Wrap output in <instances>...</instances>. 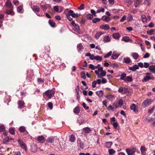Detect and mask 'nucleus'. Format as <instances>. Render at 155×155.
<instances>
[{"mask_svg":"<svg viewBox=\"0 0 155 155\" xmlns=\"http://www.w3.org/2000/svg\"><path fill=\"white\" fill-rule=\"evenodd\" d=\"M95 72L97 75V78H99L104 77L106 74V71L103 70L102 67H100L98 68V70H95Z\"/></svg>","mask_w":155,"mask_h":155,"instance_id":"obj_1","label":"nucleus"},{"mask_svg":"<svg viewBox=\"0 0 155 155\" xmlns=\"http://www.w3.org/2000/svg\"><path fill=\"white\" fill-rule=\"evenodd\" d=\"M55 92L53 90H48L44 93V94L48 98L50 99L54 95Z\"/></svg>","mask_w":155,"mask_h":155,"instance_id":"obj_2","label":"nucleus"},{"mask_svg":"<svg viewBox=\"0 0 155 155\" xmlns=\"http://www.w3.org/2000/svg\"><path fill=\"white\" fill-rule=\"evenodd\" d=\"M152 102L150 99H147L145 100L142 103V105L143 107L145 108L147 106L150 105Z\"/></svg>","mask_w":155,"mask_h":155,"instance_id":"obj_3","label":"nucleus"},{"mask_svg":"<svg viewBox=\"0 0 155 155\" xmlns=\"http://www.w3.org/2000/svg\"><path fill=\"white\" fill-rule=\"evenodd\" d=\"M56 140L55 137H48L46 140V141L48 143H56Z\"/></svg>","mask_w":155,"mask_h":155,"instance_id":"obj_4","label":"nucleus"},{"mask_svg":"<svg viewBox=\"0 0 155 155\" xmlns=\"http://www.w3.org/2000/svg\"><path fill=\"white\" fill-rule=\"evenodd\" d=\"M128 155H134L136 151L135 148H132L131 149H127L126 150Z\"/></svg>","mask_w":155,"mask_h":155,"instance_id":"obj_5","label":"nucleus"},{"mask_svg":"<svg viewBox=\"0 0 155 155\" xmlns=\"http://www.w3.org/2000/svg\"><path fill=\"white\" fill-rule=\"evenodd\" d=\"M18 142L19 143L21 147L23 149L27 151V148L25 144L21 139H19L18 140Z\"/></svg>","mask_w":155,"mask_h":155,"instance_id":"obj_6","label":"nucleus"},{"mask_svg":"<svg viewBox=\"0 0 155 155\" xmlns=\"http://www.w3.org/2000/svg\"><path fill=\"white\" fill-rule=\"evenodd\" d=\"M68 15H69L71 16L73 18H78L80 15L78 13H74L72 10H70L68 11Z\"/></svg>","mask_w":155,"mask_h":155,"instance_id":"obj_7","label":"nucleus"},{"mask_svg":"<svg viewBox=\"0 0 155 155\" xmlns=\"http://www.w3.org/2000/svg\"><path fill=\"white\" fill-rule=\"evenodd\" d=\"M99 28L102 29L104 30H107L109 29L110 27L107 24H105L101 25Z\"/></svg>","mask_w":155,"mask_h":155,"instance_id":"obj_8","label":"nucleus"},{"mask_svg":"<svg viewBox=\"0 0 155 155\" xmlns=\"http://www.w3.org/2000/svg\"><path fill=\"white\" fill-rule=\"evenodd\" d=\"M138 66L137 65L135 64L133 67H129L128 69L132 71H135L137 69H139Z\"/></svg>","mask_w":155,"mask_h":155,"instance_id":"obj_9","label":"nucleus"},{"mask_svg":"<svg viewBox=\"0 0 155 155\" xmlns=\"http://www.w3.org/2000/svg\"><path fill=\"white\" fill-rule=\"evenodd\" d=\"M141 18L143 22L144 23L147 21H149L150 19V16H149V19H148V18H146V16L144 15H141Z\"/></svg>","mask_w":155,"mask_h":155,"instance_id":"obj_10","label":"nucleus"},{"mask_svg":"<svg viewBox=\"0 0 155 155\" xmlns=\"http://www.w3.org/2000/svg\"><path fill=\"white\" fill-rule=\"evenodd\" d=\"M31 150L33 152H36L37 150V147L36 145L34 144H32L31 145Z\"/></svg>","mask_w":155,"mask_h":155,"instance_id":"obj_11","label":"nucleus"},{"mask_svg":"<svg viewBox=\"0 0 155 155\" xmlns=\"http://www.w3.org/2000/svg\"><path fill=\"white\" fill-rule=\"evenodd\" d=\"M119 55L117 53L114 51L113 52V53L111 56V57L113 59H117L119 56Z\"/></svg>","mask_w":155,"mask_h":155,"instance_id":"obj_12","label":"nucleus"},{"mask_svg":"<svg viewBox=\"0 0 155 155\" xmlns=\"http://www.w3.org/2000/svg\"><path fill=\"white\" fill-rule=\"evenodd\" d=\"M111 40V38L108 35L106 36H105L103 39V41L104 42H110Z\"/></svg>","mask_w":155,"mask_h":155,"instance_id":"obj_13","label":"nucleus"},{"mask_svg":"<svg viewBox=\"0 0 155 155\" xmlns=\"http://www.w3.org/2000/svg\"><path fill=\"white\" fill-rule=\"evenodd\" d=\"M18 108H22L25 107V103L23 101H20L18 102Z\"/></svg>","mask_w":155,"mask_h":155,"instance_id":"obj_14","label":"nucleus"},{"mask_svg":"<svg viewBox=\"0 0 155 155\" xmlns=\"http://www.w3.org/2000/svg\"><path fill=\"white\" fill-rule=\"evenodd\" d=\"M83 131L84 133H89L92 131V130L89 127H86L83 129Z\"/></svg>","mask_w":155,"mask_h":155,"instance_id":"obj_15","label":"nucleus"},{"mask_svg":"<svg viewBox=\"0 0 155 155\" xmlns=\"http://www.w3.org/2000/svg\"><path fill=\"white\" fill-rule=\"evenodd\" d=\"M130 109L131 110H133V111L135 112H137L138 111L137 108L136 106L134 104H132L130 106Z\"/></svg>","mask_w":155,"mask_h":155,"instance_id":"obj_16","label":"nucleus"},{"mask_svg":"<svg viewBox=\"0 0 155 155\" xmlns=\"http://www.w3.org/2000/svg\"><path fill=\"white\" fill-rule=\"evenodd\" d=\"M5 5L8 8H13L12 4L10 0H7L5 3Z\"/></svg>","mask_w":155,"mask_h":155,"instance_id":"obj_17","label":"nucleus"},{"mask_svg":"<svg viewBox=\"0 0 155 155\" xmlns=\"http://www.w3.org/2000/svg\"><path fill=\"white\" fill-rule=\"evenodd\" d=\"M77 49L78 52L81 53L83 49L81 44H79L77 45Z\"/></svg>","mask_w":155,"mask_h":155,"instance_id":"obj_18","label":"nucleus"},{"mask_svg":"<svg viewBox=\"0 0 155 155\" xmlns=\"http://www.w3.org/2000/svg\"><path fill=\"white\" fill-rule=\"evenodd\" d=\"M45 139L44 137L42 136H39L37 137L38 140L41 143H44L45 142Z\"/></svg>","mask_w":155,"mask_h":155,"instance_id":"obj_19","label":"nucleus"},{"mask_svg":"<svg viewBox=\"0 0 155 155\" xmlns=\"http://www.w3.org/2000/svg\"><path fill=\"white\" fill-rule=\"evenodd\" d=\"M123 61L126 64H129L131 62V60L129 57L124 58Z\"/></svg>","mask_w":155,"mask_h":155,"instance_id":"obj_20","label":"nucleus"},{"mask_svg":"<svg viewBox=\"0 0 155 155\" xmlns=\"http://www.w3.org/2000/svg\"><path fill=\"white\" fill-rule=\"evenodd\" d=\"M143 0H136L135 2L134 5L135 7H138L140 4L142 3Z\"/></svg>","mask_w":155,"mask_h":155,"instance_id":"obj_21","label":"nucleus"},{"mask_svg":"<svg viewBox=\"0 0 155 155\" xmlns=\"http://www.w3.org/2000/svg\"><path fill=\"white\" fill-rule=\"evenodd\" d=\"M124 3L127 5V6L130 5L132 3L131 0H124Z\"/></svg>","mask_w":155,"mask_h":155,"instance_id":"obj_22","label":"nucleus"},{"mask_svg":"<svg viewBox=\"0 0 155 155\" xmlns=\"http://www.w3.org/2000/svg\"><path fill=\"white\" fill-rule=\"evenodd\" d=\"M120 35L118 33H114L112 35V37L113 38L115 39H117L119 38Z\"/></svg>","mask_w":155,"mask_h":155,"instance_id":"obj_23","label":"nucleus"},{"mask_svg":"<svg viewBox=\"0 0 155 155\" xmlns=\"http://www.w3.org/2000/svg\"><path fill=\"white\" fill-rule=\"evenodd\" d=\"M13 8H10V10L8 9H7L6 13L8 14H10L11 15H14V13L13 11Z\"/></svg>","mask_w":155,"mask_h":155,"instance_id":"obj_24","label":"nucleus"},{"mask_svg":"<svg viewBox=\"0 0 155 155\" xmlns=\"http://www.w3.org/2000/svg\"><path fill=\"white\" fill-rule=\"evenodd\" d=\"M32 9L33 11L36 12H39L40 10L39 8L37 5L33 6L32 7Z\"/></svg>","mask_w":155,"mask_h":155,"instance_id":"obj_25","label":"nucleus"},{"mask_svg":"<svg viewBox=\"0 0 155 155\" xmlns=\"http://www.w3.org/2000/svg\"><path fill=\"white\" fill-rule=\"evenodd\" d=\"M149 70L152 73H155V66L151 65L149 67Z\"/></svg>","mask_w":155,"mask_h":155,"instance_id":"obj_26","label":"nucleus"},{"mask_svg":"<svg viewBox=\"0 0 155 155\" xmlns=\"http://www.w3.org/2000/svg\"><path fill=\"white\" fill-rule=\"evenodd\" d=\"M96 93L99 97H102L103 95L104 94L102 90L97 91Z\"/></svg>","mask_w":155,"mask_h":155,"instance_id":"obj_27","label":"nucleus"},{"mask_svg":"<svg viewBox=\"0 0 155 155\" xmlns=\"http://www.w3.org/2000/svg\"><path fill=\"white\" fill-rule=\"evenodd\" d=\"M103 33L101 31L98 32L96 33L95 35V38L96 39H98L100 37V36L102 35Z\"/></svg>","mask_w":155,"mask_h":155,"instance_id":"obj_28","label":"nucleus"},{"mask_svg":"<svg viewBox=\"0 0 155 155\" xmlns=\"http://www.w3.org/2000/svg\"><path fill=\"white\" fill-rule=\"evenodd\" d=\"M131 56L135 59H137L139 56L138 53L136 52L132 53L131 54Z\"/></svg>","mask_w":155,"mask_h":155,"instance_id":"obj_29","label":"nucleus"},{"mask_svg":"<svg viewBox=\"0 0 155 155\" xmlns=\"http://www.w3.org/2000/svg\"><path fill=\"white\" fill-rule=\"evenodd\" d=\"M150 79V77L147 76L144 77L143 79L142 80V81L143 82H146Z\"/></svg>","mask_w":155,"mask_h":155,"instance_id":"obj_30","label":"nucleus"},{"mask_svg":"<svg viewBox=\"0 0 155 155\" xmlns=\"http://www.w3.org/2000/svg\"><path fill=\"white\" fill-rule=\"evenodd\" d=\"M74 112L76 114H78L80 111L79 107H76L73 110Z\"/></svg>","mask_w":155,"mask_h":155,"instance_id":"obj_31","label":"nucleus"},{"mask_svg":"<svg viewBox=\"0 0 155 155\" xmlns=\"http://www.w3.org/2000/svg\"><path fill=\"white\" fill-rule=\"evenodd\" d=\"M75 137L74 135L72 134L71 135L69 140L71 142H74L75 141Z\"/></svg>","mask_w":155,"mask_h":155,"instance_id":"obj_32","label":"nucleus"},{"mask_svg":"<svg viewBox=\"0 0 155 155\" xmlns=\"http://www.w3.org/2000/svg\"><path fill=\"white\" fill-rule=\"evenodd\" d=\"M105 11L104 9L103 8H99L96 11L97 13H99L101 12H104Z\"/></svg>","mask_w":155,"mask_h":155,"instance_id":"obj_33","label":"nucleus"},{"mask_svg":"<svg viewBox=\"0 0 155 155\" xmlns=\"http://www.w3.org/2000/svg\"><path fill=\"white\" fill-rule=\"evenodd\" d=\"M132 78L130 76H127L126 78L124 80V81L125 82L128 81L130 82L132 81Z\"/></svg>","mask_w":155,"mask_h":155,"instance_id":"obj_34","label":"nucleus"},{"mask_svg":"<svg viewBox=\"0 0 155 155\" xmlns=\"http://www.w3.org/2000/svg\"><path fill=\"white\" fill-rule=\"evenodd\" d=\"M118 102L117 101H115L114 102L113 104V108L115 109H117L118 107Z\"/></svg>","mask_w":155,"mask_h":155,"instance_id":"obj_35","label":"nucleus"},{"mask_svg":"<svg viewBox=\"0 0 155 155\" xmlns=\"http://www.w3.org/2000/svg\"><path fill=\"white\" fill-rule=\"evenodd\" d=\"M49 25L52 27H54L55 25V23L53 21L51 20L49 21Z\"/></svg>","mask_w":155,"mask_h":155,"instance_id":"obj_36","label":"nucleus"},{"mask_svg":"<svg viewBox=\"0 0 155 155\" xmlns=\"http://www.w3.org/2000/svg\"><path fill=\"white\" fill-rule=\"evenodd\" d=\"M112 144V143L111 142H106V146L107 148H110Z\"/></svg>","mask_w":155,"mask_h":155,"instance_id":"obj_37","label":"nucleus"},{"mask_svg":"<svg viewBox=\"0 0 155 155\" xmlns=\"http://www.w3.org/2000/svg\"><path fill=\"white\" fill-rule=\"evenodd\" d=\"M109 155H114V154L115 153V151L113 149H111L108 150Z\"/></svg>","mask_w":155,"mask_h":155,"instance_id":"obj_38","label":"nucleus"},{"mask_svg":"<svg viewBox=\"0 0 155 155\" xmlns=\"http://www.w3.org/2000/svg\"><path fill=\"white\" fill-rule=\"evenodd\" d=\"M126 74L124 73H122L121 75L120 76V79L121 80H124L125 79L124 78L126 77Z\"/></svg>","mask_w":155,"mask_h":155,"instance_id":"obj_39","label":"nucleus"},{"mask_svg":"<svg viewBox=\"0 0 155 155\" xmlns=\"http://www.w3.org/2000/svg\"><path fill=\"white\" fill-rule=\"evenodd\" d=\"M133 19V17L132 15L130 14H129L128 15V16L127 17V19L128 20V21H130L131 20H132Z\"/></svg>","mask_w":155,"mask_h":155,"instance_id":"obj_40","label":"nucleus"},{"mask_svg":"<svg viewBox=\"0 0 155 155\" xmlns=\"http://www.w3.org/2000/svg\"><path fill=\"white\" fill-rule=\"evenodd\" d=\"M100 21V19L98 18H96L93 20L92 22L94 23H96L97 22L99 21Z\"/></svg>","mask_w":155,"mask_h":155,"instance_id":"obj_41","label":"nucleus"},{"mask_svg":"<svg viewBox=\"0 0 155 155\" xmlns=\"http://www.w3.org/2000/svg\"><path fill=\"white\" fill-rule=\"evenodd\" d=\"M102 20L106 22H107L110 21V18L108 16H106L104 18L102 19Z\"/></svg>","mask_w":155,"mask_h":155,"instance_id":"obj_42","label":"nucleus"},{"mask_svg":"<svg viewBox=\"0 0 155 155\" xmlns=\"http://www.w3.org/2000/svg\"><path fill=\"white\" fill-rule=\"evenodd\" d=\"M94 59L97 61H101L102 60V57L99 55H97L95 56Z\"/></svg>","mask_w":155,"mask_h":155,"instance_id":"obj_43","label":"nucleus"},{"mask_svg":"<svg viewBox=\"0 0 155 155\" xmlns=\"http://www.w3.org/2000/svg\"><path fill=\"white\" fill-rule=\"evenodd\" d=\"M147 33L149 35H152L154 34V30L151 29L150 31H147Z\"/></svg>","mask_w":155,"mask_h":155,"instance_id":"obj_44","label":"nucleus"},{"mask_svg":"<svg viewBox=\"0 0 155 155\" xmlns=\"http://www.w3.org/2000/svg\"><path fill=\"white\" fill-rule=\"evenodd\" d=\"M129 40V38H128V37L127 36L124 37L122 39V40L126 42L128 41Z\"/></svg>","mask_w":155,"mask_h":155,"instance_id":"obj_45","label":"nucleus"},{"mask_svg":"<svg viewBox=\"0 0 155 155\" xmlns=\"http://www.w3.org/2000/svg\"><path fill=\"white\" fill-rule=\"evenodd\" d=\"M81 78L84 79H85L86 77L85 73L84 72L82 71L81 72Z\"/></svg>","mask_w":155,"mask_h":155,"instance_id":"obj_46","label":"nucleus"},{"mask_svg":"<svg viewBox=\"0 0 155 155\" xmlns=\"http://www.w3.org/2000/svg\"><path fill=\"white\" fill-rule=\"evenodd\" d=\"M19 130L21 132H24L26 130L25 128L23 126H21L19 128Z\"/></svg>","mask_w":155,"mask_h":155,"instance_id":"obj_47","label":"nucleus"},{"mask_svg":"<svg viewBox=\"0 0 155 155\" xmlns=\"http://www.w3.org/2000/svg\"><path fill=\"white\" fill-rule=\"evenodd\" d=\"M112 53V51H110L108 53L106 54L104 56V57L105 58H107L110 56Z\"/></svg>","mask_w":155,"mask_h":155,"instance_id":"obj_48","label":"nucleus"},{"mask_svg":"<svg viewBox=\"0 0 155 155\" xmlns=\"http://www.w3.org/2000/svg\"><path fill=\"white\" fill-rule=\"evenodd\" d=\"M5 127L4 125H0V132H2L5 130Z\"/></svg>","mask_w":155,"mask_h":155,"instance_id":"obj_49","label":"nucleus"},{"mask_svg":"<svg viewBox=\"0 0 155 155\" xmlns=\"http://www.w3.org/2000/svg\"><path fill=\"white\" fill-rule=\"evenodd\" d=\"M87 17L88 19H92L93 18V15L91 14H87Z\"/></svg>","mask_w":155,"mask_h":155,"instance_id":"obj_50","label":"nucleus"},{"mask_svg":"<svg viewBox=\"0 0 155 155\" xmlns=\"http://www.w3.org/2000/svg\"><path fill=\"white\" fill-rule=\"evenodd\" d=\"M9 132L12 135L15 134V131L12 128H10L9 129Z\"/></svg>","mask_w":155,"mask_h":155,"instance_id":"obj_51","label":"nucleus"},{"mask_svg":"<svg viewBox=\"0 0 155 155\" xmlns=\"http://www.w3.org/2000/svg\"><path fill=\"white\" fill-rule=\"evenodd\" d=\"M118 104L120 106V107H121V106H122L123 104V101L122 99H120L118 102Z\"/></svg>","mask_w":155,"mask_h":155,"instance_id":"obj_52","label":"nucleus"},{"mask_svg":"<svg viewBox=\"0 0 155 155\" xmlns=\"http://www.w3.org/2000/svg\"><path fill=\"white\" fill-rule=\"evenodd\" d=\"M155 108V106H153V107L150 109H149L148 110V112L150 114L152 113L154 109Z\"/></svg>","mask_w":155,"mask_h":155,"instance_id":"obj_53","label":"nucleus"},{"mask_svg":"<svg viewBox=\"0 0 155 155\" xmlns=\"http://www.w3.org/2000/svg\"><path fill=\"white\" fill-rule=\"evenodd\" d=\"M23 9L22 6L18 7L17 8V10L18 12H20Z\"/></svg>","mask_w":155,"mask_h":155,"instance_id":"obj_54","label":"nucleus"},{"mask_svg":"<svg viewBox=\"0 0 155 155\" xmlns=\"http://www.w3.org/2000/svg\"><path fill=\"white\" fill-rule=\"evenodd\" d=\"M48 107L51 109H52L53 108V104L51 102H49L48 103Z\"/></svg>","mask_w":155,"mask_h":155,"instance_id":"obj_55","label":"nucleus"},{"mask_svg":"<svg viewBox=\"0 0 155 155\" xmlns=\"http://www.w3.org/2000/svg\"><path fill=\"white\" fill-rule=\"evenodd\" d=\"M9 141V137H7L5 139L3 140V143H7Z\"/></svg>","mask_w":155,"mask_h":155,"instance_id":"obj_56","label":"nucleus"},{"mask_svg":"<svg viewBox=\"0 0 155 155\" xmlns=\"http://www.w3.org/2000/svg\"><path fill=\"white\" fill-rule=\"evenodd\" d=\"M82 105L83 107L85 109L87 110L89 109V107L88 106H86V104L85 103H83L82 104Z\"/></svg>","mask_w":155,"mask_h":155,"instance_id":"obj_57","label":"nucleus"},{"mask_svg":"<svg viewBox=\"0 0 155 155\" xmlns=\"http://www.w3.org/2000/svg\"><path fill=\"white\" fill-rule=\"evenodd\" d=\"M84 5L82 4L78 8V9L80 10H82L84 9Z\"/></svg>","mask_w":155,"mask_h":155,"instance_id":"obj_58","label":"nucleus"},{"mask_svg":"<svg viewBox=\"0 0 155 155\" xmlns=\"http://www.w3.org/2000/svg\"><path fill=\"white\" fill-rule=\"evenodd\" d=\"M141 152H145L146 151V148L145 146H142L141 147L140 149Z\"/></svg>","mask_w":155,"mask_h":155,"instance_id":"obj_59","label":"nucleus"},{"mask_svg":"<svg viewBox=\"0 0 155 155\" xmlns=\"http://www.w3.org/2000/svg\"><path fill=\"white\" fill-rule=\"evenodd\" d=\"M114 108H113V106H112L111 105H110L108 107V108H107V109L108 110H112V111H114Z\"/></svg>","mask_w":155,"mask_h":155,"instance_id":"obj_60","label":"nucleus"},{"mask_svg":"<svg viewBox=\"0 0 155 155\" xmlns=\"http://www.w3.org/2000/svg\"><path fill=\"white\" fill-rule=\"evenodd\" d=\"M89 68H91V69L94 70L95 69L96 67L95 66H94L93 64H91L89 65Z\"/></svg>","mask_w":155,"mask_h":155,"instance_id":"obj_61","label":"nucleus"},{"mask_svg":"<svg viewBox=\"0 0 155 155\" xmlns=\"http://www.w3.org/2000/svg\"><path fill=\"white\" fill-rule=\"evenodd\" d=\"M101 83L102 84H105L107 82V80L106 78H103L102 79V80L101 81Z\"/></svg>","mask_w":155,"mask_h":155,"instance_id":"obj_62","label":"nucleus"},{"mask_svg":"<svg viewBox=\"0 0 155 155\" xmlns=\"http://www.w3.org/2000/svg\"><path fill=\"white\" fill-rule=\"evenodd\" d=\"M126 16L125 15H124V16L122 17V18L120 20V21L121 22H123L125 20H126Z\"/></svg>","mask_w":155,"mask_h":155,"instance_id":"obj_63","label":"nucleus"},{"mask_svg":"<svg viewBox=\"0 0 155 155\" xmlns=\"http://www.w3.org/2000/svg\"><path fill=\"white\" fill-rule=\"evenodd\" d=\"M106 97L107 99L110 100L114 97V96L112 95H107Z\"/></svg>","mask_w":155,"mask_h":155,"instance_id":"obj_64","label":"nucleus"}]
</instances>
